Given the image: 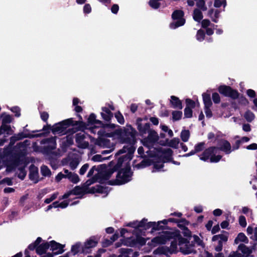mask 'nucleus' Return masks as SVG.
Instances as JSON below:
<instances>
[{"label":"nucleus","mask_w":257,"mask_h":257,"mask_svg":"<svg viewBox=\"0 0 257 257\" xmlns=\"http://www.w3.org/2000/svg\"><path fill=\"white\" fill-rule=\"evenodd\" d=\"M172 239L170 247L162 246V254L172 253L177 250V245L179 246V250L184 254L195 253L194 245L190 243L186 238H183L177 230L170 229L168 231H162V244L165 243L167 241Z\"/></svg>","instance_id":"obj_1"},{"label":"nucleus","mask_w":257,"mask_h":257,"mask_svg":"<svg viewBox=\"0 0 257 257\" xmlns=\"http://www.w3.org/2000/svg\"><path fill=\"white\" fill-rule=\"evenodd\" d=\"M86 130V124L83 121L74 120L69 118L54 124L52 133L60 136L68 134L72 136L78 131L84 132Z\"/></svg>","instance_id":"obj_2"},{"label":"nucleus","mask_w":257,"mask_h":257,"mask_svg":"<svg viewBox=\"0 0 257 257\" xmlns=\"http://www.w3.org/2000/svg\"><path fill=\"white\" fill-rule=\"evenodd\" d=\"M143 118L139 117L136 121L137 128L141 135L148 133V137L142 140L143 146L148 148L149 150L156 151V149L154 146L159 140V136L157 133L154 130L150 129V123H145L144 125L142 123Z\"/></svg>","instance_id":"obj_3"},{"label":"nucleus","mask_w":257,"mask_h":257,"mask_svg":"<svg viewBox=\"0 0 257 257\" xmlns=\"http://www.w3.org/2000/svg\"><path fill=\"white\" fill-rule=\"evenodd\" d=\"M115 134L119 137L122 143L134 146L136 143V130L131 125L127 124L126 127L119 128L114 131Z\"/></svg>","instance_id":"obj_4"},{"label":"nucleus","mask_w":257,"mask_h":257,"mask_svg":"<svg viewBox=\"0 0 257 257\" xmlns=\"http://www.w3.org/2000/svg\"><path fill=\"white\" fill-rule=\"evenodd\" d=\"M117 173L116 179L108 181L106 184L109 185H121L131 180L133 172L131 171V167L128 163L123 168H120L117 171Z\"/></svg>","instance_id":"obj_5"},{"label":"nucleus","mask_w":257,"mask_h":257,"mask_svg":"<svg viewBox=\"0 0 257 257\" xmlns=\"http://www.w3.org/2000/svg\"><path fill=\"white\" fill-rule=\"evenodd\" d=\"M218 150L216 147H210L205 150L203 153L199 156L200 159L204 161H207L208 160L211 163H217L220 161L221 158V156H215Z\"/></svg>","instance_id":"obj_6"},{"label":"nucleus","mask_w":257,"mask_h":257,"mask_svg":"<svg viewBox=\"0 0 257 257\" xmlns=\"http://www.w3.org/2000/svg\"><path fill=\"white\" fill-rule=\"evenodd\" d=\"M147 154L150 158H155L152 172L153 173L161 171V147H158L156 151L149 150Z\"/></svg>","instance_id":"obj_7"},{"label":"nucleus","mask_w":257,"mask_h":257,"mask_svg":"<svg viewBox=\"0 0 257 257\" xmlns=\"http://www.w3.org/2000/svg\"><path fill=\"white\" fill-rule=\"evenodd\" d=\"M184 13L181 10H176L173 12L172 17L173 19L170 27L172 29H176L184 25L185 20L183 18Z\"/></svg>","instance_id":"obj_8"},{"label":"nucleus","mask_w":257,"mask_h":257,"mask_svg":"<svg viewBox=\"0 0 257 257\" xmlns=\"http://www.w3.org/2000/svg\"><path fill=\"white\" fill-rule=\"evenodd\" d=\"M99 240V237L97 236H91L84 243V245L82 247V251L81 253L87 254L90 253L91 250L89 249L96 247Z\"/></svg>","instance_id":"obj_9"},{"label":"nucleus","mask_w":257,"mask_h":257,"mask_svg":"<svg viewBox=\"0 0 257 257\" xmlns=\"http://www.w3.org/2000/svg\"><path fill=\"white\" fill-rule=\"evenodd\" d=\"M161 221H158L157 223L156 222H148L147 219L143 218L139 222V226L143 228V230H148L151 228V232L159 230L161 229Z\"/></svg>","instance_id":"obj_10"},{"label":"nucleus","mask_w":257,"mask_h":257,"mask_svg":"<svg viewBox=\"0 0 257 257\" xmlns=\"http://www.w3.org/2000/svg\"><path fill=\"white\" fill-rule=\"evenodd\" d=\"M119 170V168L115 165L112 168L108 169L105 171L99 172L97 173L99 182L100 184L104 183V181H107V182L111 177L112 174Z\"/></svg>","instance_id":"obj_11"},{"label":"nucleus","mask_w":257,"mask_h":257,"mask_svg":"<svg viewBox=\"0 0 257 257\" xmlns=\"http://www.w3.org/2000/svg\"><path fill=\"white\" fill-rule=\"evenodd\" d=\"M135 150L136 148L134 146H130L128 152L118 158L117 163L115 164L117 168L120 169L124 162L131 161L133 158Z\"/></svg>","instance_id":"obj_12"},{"label":"nucleus","mask_w":257,"mask_h":257,"mask_svg":"<svg viewBox=\"0 0 257 257\" xmlns=\"http://www.w3.org/2000/svg\"><path fill=\"white\" fill-rule=\"evenodd\" d=\"M49 243V248L52 251V253L54 255L60 254L64 252L65 244H62L60 243L56 242L55 240H51Z\"/></svg>","instance_id":"obj_13"},{"label":"nucleus","mask_w":257,"mask_h":257,"mask_svg":"<svg viewBox=\"0 0 257 257\" xmlns=\"http://www.w3.org/2000/svg\"><path fill=\"white\" fill-rule=\"evenodd\" d=\"M219 92L225 96L230 97L232 98H236L238 97V92L232 90L230 87L221 86L218 88Z\"/></svg>","instance_id":"obj_14"},{"label":"nucleus","mask_w":257,"mask_h":257,"mask_svg":"<svg viewBox=\"0 0 257 257\" xmlns=\"http://www.w3.org/2000/svg\"><path fill=\"white\" fill-rule=\"evenodd\" d=\"M85 139V135L82 133H77L75 135V141L78 144V147L81 149H86L89 146L88 142L84 141Z\"/></svg>","instance_id":"obj_15"},{"label":"nucleus","mask_w":257,"mask_h":257,"mask_svg":"<svg viewBox=\"0 0 257 257\" xmlns=\"http://www.w3.org/2000/svg\"><path fill=\"white\" fill-rule=\"evenodd\" d=\"M172 151L170 148H162V163L172 162Z\"/></svg>","instance_id":"obj_16"},{"label":"nucleus","mask_w":257,"mask_h":257,"mask_svg":"<svg viewBox=\"0 0 257 257\" xmlns=\"http://www.w3.org/2000/svg\"><path fill=\"white\" fill-rule=\"evenodd\" d=\"M38 175V168L34 164L31 165L29 167V179L34 181L35 183H37L39 182Z\"/></svg>","instance_id":"obj_17"},{"label":"nucleus","mask_w":257,"mask_h":257,"mask_svg":"<svg viewBox=\"0 0 257 257\" xmlns=\"http://www.w3.org/2000/svg\"><path fill=\"white\" fill-rule=\"evenodd\" d=\"M54 124L51 126V124L47 123L46 125H44L43 128L41 130H36L32 131V133L39 132L43 131V132L39 134H34L35 135H39L38 136H35V138H39L41 137H46L50 133V131L52 132V130L54 128Z\"/></svg>","instance_id":"obj_18"},{"label":"nucleus","mask_w":257,"mask_h":257,"mask_svg":"<svg viewBox=\"0 0 257 257\" xmlns=\"http://www.w3.org/2000/svg\"><path fill=\"white\" fill-rule=\"evenodd\" d=\"M86 124V129L87 126L90 125H97V126L100 127L101 124H102V121L96 119V115L94 113H91L89 115L87 119Z\"/></svg>","instance_id":"obj_19"},{"label":"nucleus","mask_w":257,"mask_h":257,"mask_svg":"<svg viewBox=\"0 0 257 257\" xmlns=\"http://www.w3.org/2000/svg\"><path fill=\"white\" fill-rule=\"evenodd\" d=\"M101 110L100 114L102 119L105 121H110L113 116V113L106 107H102Z\"/></svg>","instance_id":"obj_20"},{"label":"nucleus","mask_w":257,"mask_h":257,"mask_svg":"<svg viewBox=\"0 0 257 257\" xmlns=\"http://www.w3.org/2000/svg\"><path fill=\"white\" fill-rule=\"evenodd\" d=\"M144 159L139 164L135 165V167L138 169H142L146 167L150 166L154 164V160L155 158H152L151 159L150 158H147V157L145 158H143Z\"/></svg>","instance_id":"obj_21"},{"label":"nucleus","mask_w":257,"mask_h":257,"mask_svg":"<svg viewBox=\"0 0 257 257\" xmlns=\"http://www.w3.org/2000/svg\"><path fill=\"white\" fill-rule=\"evenodd\" d=\"M219 148L220 150L223 151L226 154H228L231 153V145L230 143L226 140H221L218 144Z\"/></svg>","instance_id":"obj_22"},{"label":"nucleus","mask_w":257,"mask_h":257,"mask_svg":"<svg viewBox=\"0 0 257 257\" xmlns=\"http://www.w3.org/2000/svg\"><path fill=\"white\" fill-rule=\"evenodd\" d=\"M49 248V242H45L40 244L36 248V253L37 254L42 255L45 254L47 250Z\"/></svg>","instance_id":"obj_23"},{"label":"nucleus","mask_w":257,"mask_h":257,"mask_svg":"<svg viewBox=\"0 0 257 257\" xmlns=\"http://www.w3.org/2000/svg\"><path fill=\"white\" fill-rule=\"evenodd\" d=\"M179 143V139L175 138L171 140H166L163 141L162 140V146H168L174 148H177Z\"/></svg>","instance_id":"obj_24"},{"label":"nucleus","mask_w":257,"mask_h":257,"mask_svg":"<svg viewBox=\"0 0 257 257\" xmlns=\"http://www.w3.org/2000/svg\"><path fill=\"white\" fill-rule=\"evenodd\" d=\"M247 233L250 237L254 241L255 243L257 244V227L253 228L251 226H248L247 228Z\"/></svg>","instance_id":"obj_25"},{"label":"nucleus","mask_w":257,"mask_h":257,"mask_svg":"<svg viewBox=\"0 0 257 257\" xmlns=\"http://www.w3.org/2000/svg\"><path fill=\"white\" fill-rule=\"evenodd\" d=\"M20 160L19 158L15 159L13 162L6 165V171L7 172H12L20 164Z\"/></svg>","instance_id":"obj_26"},{"label":"nucleus","mask_w":257,"mask_h":257,"mask_svg":"<svg viewBox=\"0 0 257 257\" xmlns=\"http://www.w3.org/2000/svg\"><path fill=\"white\" fill-rule=\"evenodd\" d=\"M0 134H6L8 135H11L14 132L11 126L7 124H2L0 126Z\"/></svg>","instance_id":"obj_27"},{"label":"nucleus","mask_w":257,"mask_h":257,"mask_svg":"<svg viewBox=\"0 0 257 257\" xmlns=\"http://www.w3.org/2000/svg\"><path fill=\"white\" fill-rule=\"evenodd\" d=\"M98 177V174H95L94 176H92L91 178L87 180L83 185L84 189L87 190L88 189L89 186L96 182H98V181H99Z\"/></svg>","instance_id":"obj_28"},{"label":"nucleus","mask_w":257,"mask_h":257,"mask_svg":"<svg viewBox=\"0 0 257 257\" xmlns=\"http://www.w3.org/2000/svg\"><path fill=\"white\" fill-rule=\"evenodd\" d=\"M228 236L226 234H221L214 235L212 237V240L213 241H218L219 243L222 244L227 241Z\"/></svg>","instance_id":"obj_29"},{"label":"nucleus","mask_w":257,"mask_h":257,"mask_svg":"<svg viewBox=\"0 0 257 257\" xmlns=\"http://www.w3.org/2000/svg\"><path fill=\"white\" fill-rule=\"evenodd\" d=\"M106 168V165L105 164H101L98 165L97 167L95 166H93L89 171L87 173V177H90L93 175L94 171H100L101 170Z\"/></svg>","instance_id":"obj_30"},{"label":"nucleus","mask_w":257,"mask_h":257,"mask_svg":"<svg viewBox=\"0 0 257 257\" xmlns=\"http://www.w3.org/2000/svg\"><path fill=\"white\" fill-rule=\"evenodd\" d=\"M238 251L241 253L242 257H247L250 253V250L244 245L241 244L238 246Z\"/></svg>","instance_id":"obj_31"},{"label":"nucleus","mask_w":257,"mask_h":257,"mask_svg":"<svg viewBox=\"0 0 257 257\" xmlns=\"http://www.w3.org/2000/svg\"><path fill=\"white\" fill-rule=\"evenodd\" d=\"M82 246L80 242H77L71 246V252L73 255H75L78 254L80 250L81 251H82Z\"/></svg>","instance_id":"obj_32"},{"label":"nucleus","mask_w":257,"mask_h":257,"mask_svg":"<svg viewBox=\"0 0 257 257\" xmlns=\"http://www.w3.org/2000/svg\"><path fill=\"white\" fill-rule=\"evenodd\" d=\"M141 233L143 234L142 230L141 232L140 231L138 232L136 234V238H134L136 245L137 244L141 246H143L146 244V239L140 236Z\"/></svg>","instance_id":"obj_33"},{"label":"nucleus","mask_w":257,"mask_h":257,"mask_svg":"<svg viewBox=\"0 0 257 257\" xmlns=\"http://www.w3.org/2000/svg\"><path fill=\"white\" fill-rule=\"evenodd\" d=\"M203 102L205 107H210L212 105V102L210 99V94L208 93H204L202 94Z\"/></svg>","instance_id":"obj_34"},{"label":"nucleus","mask_w":257,"mask_h":257,"mask_svg":"<svg viewBox=\"0 0 257 257\" xmlns=\"http://www.w3.org/2000/svg\"><path fill=\"white\" fill-rule=\"evenodd\" d=\"M170 101L173 107L179 109L182 108L181 101L179 99L178 97H176L174 96H172L171 97Z\"/></svg>","instance_id":"obj_35"},{"label":"nucleus","mask_w":257,"mask_h":257,"mask_svg":"<svg viewBox=\"0 0 257 257\" xmlns=\"http://www.w3.org/2000/svg\"><path fill=\"white\" fill-rule=\"evenodd\" d=\"M1 117L2 118V124H9L13 121V117L10 114H7L5 112L3 113L1 115Z\"/></svg>","instance_id":"obj_36"},{"label":"nucleus","mask_w":257,"mask_h":257,"mask_svg":"<svg viewBox=\"0 0 257 257\" xmlns=\"http://www.w3.org/2000/svg\"><path fill=\"white\" fill-rule=\"evenodd\" d=\"M86 191V190L84 189L83 186L80 187L79 186H75L73 189L71 190L72 194L74 195H79L84 194Z\"/></svg>","instance_id":"obj_37"},{"label":"nucleus","mask_w":257,"mask_h":257,"mask_svg":"<svg viewBox=\"0 0 257 257\" xmlns=\"http://www.w3.org/2000/svg\"><path fill=\"white\" fill-rule=\"evenodd\" d=\"M56 148V146L48 145L44 146L42 149V152L44 154L49 155L52 154L53 150Z\"/></svg>","instance_id":"obj_38"},{"label":"nucleus","mask_w":257,"mask_h":257,"mask_svg":"<svg viewBox=\"0 0 257 257\" xmlns=\"http://www.w3.org/2000/svg\"><path fill=\"white\" fill-rule=\"evenodd\" d=\"M67 178L74 184L77 183L80 181L78 175L75 173H70L69 175H67Z\"/></svg>","instance_id":"obj_39"},{"label":"nucleus","mask_w":257,"mask_h":257,"mask_svg":"<svg viewBox=\"0 0 257 257\" xmlns=\"http://www.w3.org/2000/svg\"><path fill=\"white\" fill-rule=\"evenodd\" d=\"M234 242L236 244H238L240 242L247 243L248 242V239L244 233H239L235 239Z\"/></svg>","instance_id":"obj_40"},{"label":"nucleus","mask_w":257,"mask_h":257,"mask_svg":"<svg viewBox=\"0 0 257 257\" xmlns=\"http://www.w3.org/2000/svg\"><path fill=\"white\" fill-rule=\"evenodd\" d=\"M110 144V140L105 138H99L98 139L95 144L99 146L108 147Z\"/></svg>","instance_id":"obj_41"},{"label":"nucleus","mask_w":257,"mask_h":257,"mask_svg":"<svg viewBox=\"0 0 257 257\" xmlns=\"http://www.w3.org/2000/svg\"><path fill=\"white\" fill-rule=\"evenodd\" d=\"M17 138L19 139V141L22 140L24 138H35V136H38L39 135H35L34 134H31L30 133L25 134L23 132L18 133L17 135H16Z\"/></svg>","instance_id":"obj_42"},{"label":"nucleus","mask_w":257,"mask_h":257,"mask_svg":"<svg viewBox=\"0 0 257 257\" xmlns=\"http://www.w3.org/2000/svg\"><path fill=\"white\" fill-rule=\"evenodd\" d=\"M193 17L195 21L200 22L203 18V15L199 10L196 9L194 10Z\"/></svg>","instance_id":"obj_43"},{"label":"nucleus","mask_w":257,"mask_h":257,"mask_svg":"<svg viewBox=\"0 0 257 257\" xmlns=\"http://www.w3.org/2000/svg\"><path fill=\"white\" fill-rule=\"evenodd\" d=\"M121 240L123 241L124 245L130 247H134L136 246L134 238H133L132 237H127L126 239H121Z\"/></svg>","instance_id":"obj_44"},{"label":"nucleus","mask_w":257,"mask_h":257,"mask_svg":"<svg viewBox=\"0 0 257 257\" xmlns=\"http://www.w3.org/2000/svg\"><path fill=\"white\" fill-rule=\"evenodd\" d=\"M41 144L57 146L55 137H51L49 138L45 139L41 141Z\"/></svg>","instance_id":"obj_45"},{"label":"nucleus","mask_w":257,"mask_h":257,"mask_svg":"<svg viewBox=\"0 0 257 257\" xmlns=\"http://www.w3.org/2000/svg\"><path fill=\"white\" fill-rule=\"evenodd\" d=\"M139 222L138 221H134L133 222H130L124 225L125 226H128L131 227L135 228V230L137 232L140 231V232L142 231L141 229H140L141 228L140 226H139Z\"/></svg>","instance_id":"obj_46"},{"label":"nucleus","mask_w":257,"mask_h":257,"mask_svg":"<svg viewBox=\"0 0 257 257\" xmlns=\"http://www.w3.org/2000/svg\"><path fill=\"white\" fill-rule=\"evenodd\" d=\"M108 187L103 186L100 185H96V193L100 194H106L108 193Z\"/></svg>","instance_id":"obj_47"},{"label":"nucleus","mask_w":257,"mask_h":257,"mask_svg":"<svg viewBox=\"0 0 257 257\" xmlns=\"http://www.w3.org/2000/svg\"><path fill=\"white\" fill-rule=\"evenodd\" d=\"M41 172L43 176H50L51 175V172L49 168L45 165H43L41 167Z\"/></svg>","instance_id":"obj_48"},{"label":"nucleus","mask_w":257,"mask_h":257,"mask_svg":"<svg viewBox=\"0 0 257 257\" xmlns=\"http://www.w3.org/2000/svg\"><path fill=\"white\" fill-rule=\"evenodd\" d=\"M181 140L184 142H186L188 141L190 137V132L188 130H183L181 133L180 135Z\"/></svg>","instance_id":"obj_49"},{"label":"nucleus","mask_w":257,"mask_h":257,"mask_svg":"<svg viewBox=\"0 0 257 257\" xmlns=\"http://www.w3.org/2000/svg\"><path fill=\"white\" fill-rule=\"evenodd\" d=\"M27 164L23 167H21L19 168V170L20 171V173L18 175V177L21 180H24L26 177L27 175V171L25 170V167Z\"/></svg>","instance_id":"obj_50"},{"label":"nucleus","mask_w":257,"mask_h":257,"mask_svg":"<svg viewBox=\"0 0 257 257\" xmlns=\"http://www.w3.org/2000/svg\"><path fill=\"white\" fill-rule=\"evenodd\" d=\"M193 238V240L192 242V244H194V246L196 244L198 246H203L204 244L202 240L197 235H194Z\"/></svg>","instance_id":"obj_51"},{"label":"nucleus","mask_w":257,"mask_h":257,"mask_svg":"<svg viewBox=\"0 0 257 257\" xmlns=\"http://www.w3.org/2000/svg\"><path fill=\"white\" fill-rule=\"evenodd\" d=\"M114 116L120 124H123L124 123V117L119 111L114 113Z\"/></svg>","instance_id":"obj_52"},{"label":"nucleus","mask_w":257,"mask_h":257,"mask_svg":"<svg viewBox=\"0 0 257 257\" xmlns=\"http://www.w3.org/2000/svg\"><path fill=\"white\" fill-rule=\"evenodd\" d=\"M196 5L198 8L203 11H206L207 9L204 0H198L196 3Z\"/></svg>","instance_id":"obj_53"},{"label":"nucleus","mask_w":257,"mask_h":257,"mask_svg":"<svg viewBox=\"0 0 257 257\" xmlns=\"http://www.w3.org/2000/svg\"><path fill=\"white\" fill-rule=\"evenodd\" d=\"M182 115V113L180 111H174L172 112L173 119L175 121L179 120Z\"/></svg>","instance_id":"obj_54"},{"label":"nucleus","mask_w":257,"mask_h":257,"mask_svg":"<svg viewBox=\"0 0 257 257\" xmlns=\"http://www.w3.org/2000/svg\"><path fill=\"white\" fill-rule=\"evenodd\" d=\"M244 117L247 121L250 122L254 118V115L252 112L247 111L244 114Z\"/></svg>","instance_id":"obj_55"},{"label":"nucleus","mask_w":257,"mask_h":257,"mask_svg":"<svg viewBox=\"0 0 257 257\" xmlns=\"http://www.w3.org/2000/svg\"><path fill=\"white\" fill-rule=\"evenodd\" d=\"M152 244L153 246H156L157 244H161V236L158 235L153 238L151 240V243H148V244Z\"/></svg>","instance_id":"obj_56"},{"label":"nucleus","mask_w":257,"mask_h":257,"mask_svg":"<svg viewBox=\"0 0 257 257\" xmlns=\"http://www.w3.org/2000/svg\"><path fill=\"white\" fill-rule=\"evenodd\" d=\"M204 38L205 33L204 31L202 30H198L196 35L197 40L199 41H202L204 39Z\"/></svg>","instance_id":"obj_57"},{"label":"nucleus","mask_w":257,"mask_h":257,"mask_svg":"<svg viewBox=\"0 0 257 257\" xmlns=\"http://www.w3.org/2000/svg\"><path fill=\"white\" fill-rule=\"evenodd\" d=\"M78 164H79V161L77 159H72L70 161V162L69 163V166L71 168V169L72 170H74L77 168Z\"/></svg>","instance_id":"obj_58"},{"label":"nucleus","mask_w":257,"mask_h":257,"mask_svg":"<svg viewBox=\"0 0 257 257\" xmlns=\"http://www.w3.org/2000/svg\"><path fill=\"white\" fill-rule=\"evenodd\" d=\"M40 117L41 119L45 122H47L49 117V113L47 111L40 112Z\"/></svg>","instance_id":"obj_59"},{"label":"nucleus","mask_w":257,"mask_h":257,"mask_svg":"<svg viewBox=\"0 0 257 257\" xmlns=\"http://www.w3.org/2000/svg\"><path fill=\"white\" fill-rule=\"evenodd\" d=\"M204 143L201 142L197 144L194 147V149L197 153L200 152L202 151L204 148Z\"/></svg>","instance_id":"obj_60"},{"label":"nucleus","mask_w":257,"mask_h":257,"mask_svg":"<svg viewBox=\"0 0 257 257\" xmlns=\"http://www.w3.org/2000/svg\"><path fill=\"white\" fill-rule=\"evenodd\" d=\"M11 110L15 113V116L19 117L21 115V109L18 106H14L11 108Z\"/></svg>","instance_id":"obj_61"},{"label":"nucleus","mask_w":257,"mask_h":257,"mask_svg":"<svg viewBox=\"0 0 257 257\" xmlns=\"http://www.w3.org/2000/svg\"><path fill=\"white\" fill-rule=\"evenodd\" d=\"M133 250L132 248H121L119 249V252L121 254L123 255H128L131 253V252H133Z\"/></svg>","instance_id":"obj_62"},{"label":"nucleus","mask_w":257,"mask_h":257,"mask_svg":"<svg viewBox=\"0 0 257 257\" xmlns=\"http://www.w3.org/2000/svg\"><path fill=\"white\" fill-rule=\"evenodd\" d=\"M162 130L164 132L167 133L169 137H172L173 136V131L169 128L166 125H162Z\"/></svg>","instance_id":"obj_63"},{"label":"nucleus","mask_w":257,"mask_h":257,"mask_svg":"<svg viewBox=\"0 0 257 257\" xmlns=\"http://www.w3.org/2000/svg\"><path fill=\"white\" fill-rule=\"evenodd\" d=\"M101 244L103 247L106 248L112 245V241L107 238H105L102 241Z\"/></svg>","instance_id":"obj_64"}]
</instances>
